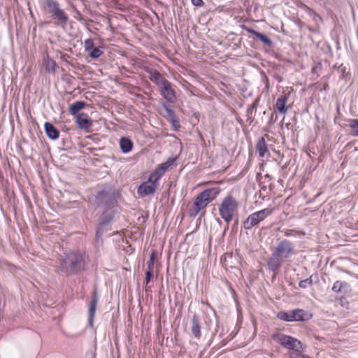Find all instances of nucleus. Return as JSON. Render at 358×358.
I'll list each match as a JSON object with an SVG mask.
<instances>
[{
	"mask_svg": "<svg viewBox=\"0 0 358 358\" xmlns=\"http://www.w3.org/2000/svg\"><path fill=\"white\" fill-rule=\"evenodd\" d=\"M83 260V256L81 254L70 252L60 258V267L66 273H73L81 268Z\"/></svg>",
	"mask_w": 358,
	"mask_h": 358,
	"instance_id": "f03ea898",
	"label": "nucleus"
},
{
	"mask_svg": "<svg viewBox=\"0 0 358 358\" xmlns=\"http://www.w3.org/2000/svg\"><path fill=\"white\" fill-rule=\"evenodd\" d=\"M120 147L121 151L123 153L127 154L132 150L133 143L131 141V140H129V138H122L120 140Z\"/></svg>",
	"mask_w": 358,
	"mask_h": 358,
	"instance_id": "f3484780",
	"label": "nucleus"
},
{
	"mask_svg": "<svg viewBox=\"0 0 358 358\" xmlns=\"http://www.w3.org/2000/svg\"><path fill=\"white\" fill-rule=\"evenodd\" d=\"M278 317L280 320L287 321V322H292L293 321V315L292 314V310L284 312L281 311L278 313Z\"/></svg>",
	"mask_w": 358,
	"mask_h": 358,
	"instance_id": "5701e85b",
	"label": "nucleus"
},
{
	"mask_svg": "<svg viewBox=\"0 0 358 358\" xmlns=\"http://www.w3.org/2000/svg\"><path fill=\"white\" fill-rule=\"evenodd\" d=\"M85 106V103L83 101H76L72 103L70 106V113L72 115L77 114L80 110H81Z\"/></svg>",
	"mask_w": 358,
	"mask_h": 358,
	"instance_id": "aec40b11",
	"label": "nucleus"
},
{
	"mask_svg": "<svg viewBox=\"0 0 358 358\" xmlns=\"http://www.w3.org/2000/svg\"><path fill=\"white\" fill-rule=\"evenodd\" d=\"M45 8L59 21L60 24L62 26L66 24L68 17L64 12L59 8V4L57 2L52 0H47L45 2Z\"/></svg>",
	"mask_w": 358,
	"mask_h": 358,
	"instance_id": "423d86ee",
	"label": "nucleus"
},
{
	"mask_svg": "<svg viewBox=\"0 0 358 358\" xmlns=\"http://www.w3.org/2000/svg\"><path fill=\"white\" fill-rule=\"evenodd\" d=\"M279 260L280 259H270L268 260V266L271 269L275 271V270H277L279 267H280V262H279Z\"/></svg>",
	"mask_w": 358,
	"mask_h": 358,
	"instance_id": "393cba45",
	"label": "nucleus"
},
{
	"mask_svg": "<svg viewBox=\"0 0 358 358\" xmlns=\"http://www.w3.org/2000/svg\"><path fill=\"white\" fill-rule=\"evenodd\" d=\"M292 233H293V231L292 230H287L285 232V236H289L292 235Z\"/></svg>",
	"mask_w": 358,
	"mask_h": 358,
	"instance_id": "f704fd0d",
	"label": "nucleus"
},
{
	"mask_svg": "<svg viewBox=\"0 0 358 358\" xmlns=\"http://www.w3.org/2000/svg\"><path fill=\"white\" fill-rule=\"evenodd\" d=\"M101 51L97 48H93L90 52V56L93 58L99 57L101 55Z\"/></svg>",
	"mask_w": 358,
	"mask_h": 358,
	"instance_id": "cd10ccee",
	"label": "nucleus"
},
{
	"mask_svg": "<svg viewBox=\"0 0 358 358\" xmlns=\"http://www.w3.org/2000/svg\"><path fill=\"white\" fill-rule=\"evenodd\" d=\"M250 32L254 36H255V37L257 38H258L259 40L262 41L264 44L269 45V46L271 45V41L267 36H266L264 34L259 33L258 31H254V30L251 31Z\"/></svg>",
	"mask_w": 358,
	"mask_h": 358,
	"instance_id": "4be33fe9",
	"label": "nucleus"
},
{
	"mask_svg": "<svg viewBox=\"0 0 358 358\" xmlns=\"http://www.w3.org/2000/svg\"><path fill=\"white\" fill-rule=\"evenodd\" d=\"M152 277V270L148 269L145 273V284L147 285Z\"/></svg>",
	"mask_w": 358,
	"mask_h": 358,
	"instance_id": "7c9ffc66",
	"label": "nucleus"
},
{
	"mask_svg": "<svg viewBox=\"0 0 358 358\" xmlns=\"http://www.w3.org/2000/svg\"><path fill=\"white\" fill-rule=\"evenodd\" d=\"M161 95L167 101L174 103L176 99V92L173 88L172 84L166 80L159 87Z\"/></svg>",
	"mask_w": 358,
	"mask_h": 358,
	"instance_id": "1a4fd4ad",
	"label": "nucleus"
},
{
	"mask_svg": "<svg viewBox=\"0 0 358 358\" xmlns=\"http://www.w3.org/2000/svg\"><path fill=\"white\" fill-rule=\"evenodd\" d=\"M159 187V182H155L150 178L143 182L138 188V194L141 196L153 194Z\"/></svg>",
	"mask_w": 358,
	"mask_h": 358,
	"instance_id": "6e6552de",
	"label": "nucleus"
},
{
	"mask_svg": "<svg viewBox=\"0 0 358 358\" xmlns=\"http://www.w3.org/2000/svg\"><path fill=\"white\" fill-rule=\"evenodd\" d=\"M238 210V202L231 195L226 196L219 207V213L221 217L229 223L236 213Z\"/></svg>",
	"mask_w": 358,
	"mask_h": 358,
	"instance_id": "7ed1b4c3",
	"label": "nucleus"
},
{
	"mask_svg": "<svg viewBox=\"0 0 358 358\" xmlns=\"http://www.w3.org/2000/svg\"><path fill=\"white\" fill-rule=\"evenodd\" d=\"M85 49L87 52H90L93 49V43L91 40H86L85 43Z\"/></svg>",
	"mask_w": 358,
	"mask_h": 358,
	"instance_id": "c756f323",
	"label": "nucleus"
},
{
	"mask_svg": "<svg viewBox=\"0 0 358 358\" xmlns=\"http://www.w3.org/2000/svg\"><path fill=\"white\" fill-rule=\"evenodd\" d=\"M155 261V254L152 252L150 257V261L148 262V269L152 270L154 266V262Z\"/></svg>",
	"mask_w": 358,
	"mask_h": 358,
	"instance_id": "c85d7f7f",
	"label": "nucleus"
},
{
	"mask_svg": "<svg viewBox=\"0 0 358 358\" xmlns=\"http://www.w3.org/2000/svg\"><path fill=\"white\" fill-rule=\"evenodd\" d=\"M301 351L302 350L292 352L290 354V357L291 358H310L309 356H308L305 354H303Z\"/></svg>",
	"mask_w": 358,
	"mask_h": 358,
	"instance_id": "bb28decb",
	"label": "nucleus"
},
{
	"mask_svg": "<svg viewBox=\"0 0 358 358\" xmlns=\"http://www.w3.org/2000/svg\"><path fill=\"white\" fill-rule=\"evenodd\" d=\"M350 126L353 134L358 136V119L352 120Z\"/></svg>",
	"mask_w": 358,
	"mask_h": 358,
	"instance_id": "a878e982",
	"label": "nucleus"
},
{
	"mask_svg": "<svg viewBox=\"0 0 358 358\" xmlns=\"http://www.w3.org/2000/svg\"><path fill=\"white\" fill-rule=\"evenodd\" d=\"M292 250L293 247L291 243L283 241L278 244L273 255L277 259H283L287 258L292 254Z\"/></svg>",
	"mask_w": 358,
	"mask_h": 358,
	"instance_id": "0eeeda50",
	"label": "nucleus"
},
{
	"mask_svg": "<svg viewBox=\"0 0 358 358\" xmlns=\"http://www.w3.org/2000/svg\"><path fill=\"white\" fill-rule=\"evenodd\" d=\"M173 164V159L169 158L166 162L159 164L154 171L151 173L149 178L155 182H158L159 180L164 175L167 169Z\"/></svg>",
	"mask_w": 358,
	"mask_h": 358,
	"instance_id": "9d476101",
	"label": "nucleus"
},
{
	"mask_svg": "<svg viewBox=\"0 0 358 358\" xmlns=\"http://www.w3.org/2000/svg\"><path fill=\"white\" fill-rule=\"evenodd\" d=\"M44 128L47 136L50 138L55 140L59 138V131L51 123L45 122Z\"/></svg>",
	"mask_w": 358,
	"mask_h": 358,
	"instance_id": "ddd939ff",
	"label": "nucleus"
},
{
	"mask_svg": "<svg viewBox=\"0 0 358 358\" xmlns=\"http://www.w3.org/2000/svg\"><path fill=\"white\" fill-rule=\"evenodd\" d=\"M292 314L293 315V321L304 320L306 316V313L299 309L292 310Z\"/></svg>",
	"mask_w": 358,
	"mask_h": 358,
	"instance_id": "412c9836",
	"label": "nucleus"
},
{
	"mask_svg": "<svg viewBox=\"0 0 358 358\" xmlns=\"http://www.w3.org/2000/svg\"><path fill=\"white\" fill-rule=\"evenodd\" d=\"M221 189L220 187H214L203 190L195 199L192 208L189 210L191 217H195L199 213L203 210L207 205L215 199L220 194Z\"/></svg>",
	"mask_w": 358,
	"mask_h": 358,
	"instance_id": "f257e3e1",
	"label": "nucleus"
},
{
	"mask_svg": "<svg viewBox=\"0 0 358 358\" xmlns=\"http://www.w3.org/2000/svg\"><path fill=\"white\" fill-rule=\"evenodd\" d=\"M104 223H102L101 225L99 227L97 231H96V236L97 237L99 236L103 233L102 228L103 227Z\"/></svg>",
	"mask_w": 358,
	"mask_h": 358,
	"instance_id": "72a5a7b5",
	"label": "nucleus"
},
{
	"mask_svg": "<svg viewBox=\"0 0 358 358\" xmlns=\"http://www.w3.org/2000/svg\"><path fill=\"white\" fill-rule=\"evenodd\" d=\"M350 285L346 282L336 281L332 287V290L335 292H341L343 289L345 291L348 290Z\"/></svg>",
	"mask_w": 358,
	"mask_h": 358,
	"instance_id": "6ab92c4d",
	"label": "nucleus"
},
{
	"mask_svg": "<svg viewBox=\"0 0 358 358\" xmlns=\"http://www.w3.org/2000/svg\"><path fill=\"white\" fill-rule=\"evenodd\" d=\"M272 212L273 210L271 209L267 208L250 214L244 222L245 229H250L256 226L266 217L270 215Z\"/></svg>",
	"mask_w": 358,
	"mask_h": 358,
	"instance_id": "39448f33",
	"label": "nucleus"
},
{
	"mask_svg": "<svg viewBox=\"0 0 358 358\" xmlns=\"http://www.w3.org/2000/svg\"><path fill=\"white\" fill-rule=\"evenodd\" d=\"M310 284V281L308 279L301 280L299 282V286L303 288H306L308 285Z\"/></svg>",
	"mask_w": 358,
	"mask_h": 358,
	"instance_id": "2f4dec72",
	"label": "nucleus"
},
{
	"mask_svg": "<svg viewBox=\"0 0 358 358\" xmlns=\"http://www.w3.org/2000/svg\"><path fill=\"white\" fill-rule=\"evenodd\" d=\"M287 101V98L286 95H283L277 99L276 103H275V107L280 113L285 114L287 113V108H286Z\"/></svg>",
	"mask_w": 358,
	"mask_h": 358,
	"instance_id": "2eb2a0df",
	"label": "nucleus"
},
{
	"mask_svg": "<svg viewBox=\"0 0 358 358\" xmlns=\"http://www.w3.org/2000/svg\"><path fill=\"white\" fill-rule=\"evenodd\" d=\"M76 122L79 127L84 129H89L92 124V122L88 115L85 113H80L76 117Z\"/></svg>",
	"mask_w": 358,
	"mask_h": 358,
	"instance_id": "9b49d317",
	"label": "nucleus"
},
{
	"mask_svg": "<svg viewBox=\"0 0 358 358\" xmlns=\"http://www.w3.org/2000/svg\"><path fill=\"white\" fill-rule=\"evenodd\" d=\"M273 338L276 343H279L286 349L294 352L303 350V345L302 343L292 336L278 333L273 334Z\"/></svg>",
	"mask_w": 358,
	"mask_h": 358,
	"instance_id": "20e7f679",
	"label": "nucleus"
},
{
	"mask_svg": "<svg viewBox=\"0 0 358 358\" xmlns=\"http://www.w3.org/2000/svg\"><path fill=\"white\" fill-rule=\"evenodd\" d=\"M192 3L196 6H201L203 5V0H192Z\"/></svg>",
	"mask_w": 358,
	"mask_h": 358,
	"instance_id": "473e14b6",
	"label": "nucleus"
},
{
	"mask_svg": "<svg viewBox=\"0 0 358 358\" xmlns=\"http://www.w3.org/2000/svg\"><path fill=\"white\" fill-rule=\"evenodd\" d=\"M43 66H45L46 71L51 73H54L57 67L55 62L48 56H46L43 59Z\"/></svg>",
	"mask_w": 358,
	"mask_h": 358,
	"instance_id": "a211bd4d",
	"label": "nucleus"
},
{
	"mask_svg": "<svg viewBox=\"0 0 358 358\" xmlns=\"http://www.w3.org/2000/svg\"><path fill=\"white\" fill-rule=\"evenodd\" d=\"M150 79L155 83L158 87L164 84L167 80L165 79L158 71H154L150 73Z\"/></svg>",
	"mask_w": 358,
	"mask_h": 358,
	"instance_id": "4468645a",
	"label": "nucleus"
},
{
	"mask_svg": "<svg viewBox=\"0 0 358 358\" xmlns=\"http://www.w3.org/2000/svg\"><path fill=\"white\" fill-rule=\"evenodd\" d=\"M166 110L169 115L172 116L173 115V112L170 108H166Z\"/></svg>",
	"mask_w": 358,
	"mask_h": 358,
	"instance_id": "c9c22d12",
	"label": "nucleus"
},
{
	"mask_svg": "<svg viewBox=\"0 0 358 358\" xmlns=\"http://www.w3.org/2000/svg\"><path fill=\"white\" fill-rule=\"evenodd\" d=\"M192 333L196 338H199L201 336L200 327H199V323L196 322V320L195 319L193 320Z\"/></svg>",
	"mask_w": 358,
	"mask_h": 358,
	"instance_id": "b1692460",
	"label": "nucleus"
},
{
	"mask_svg": "<svg viewBox=\"0 0 358 358\" xmlns=\"http://www.w3.org/2000/svg\"><path fill=\"white\" fill-rule=\"evenodd\" d=\"M97 303V299L96 296H94L90 303V309H89V318H88V324L90 327L93 326V320L94 317V314L96 311Z\"/></svg>",
	"mask_w": 358,
	"mask_h": 358,
	"instance_id": "dca6fc26",
	"label": "nucleus"
},
{
	"mask_svg": "<svg viewBox=\"0 0 358 358\" xmlns=\"http://www.w3.org/2000/svg\"><path fill=\"white\" fill-rule=\"evenodd\" d=\"M257 150L261 157H266L269 155L266 143L264 138H261L257 144Z\"/></svg>",
	"mask_w": 358,
	"mask_h": 358,
	"instance_id": "f8f14e48",
	"label": "nucleus"
}]
</instances>
